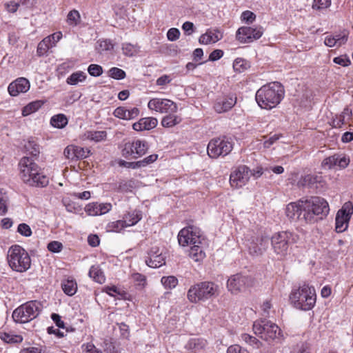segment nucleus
Returning a JSON list of instances; mask_svg holds the SVG:
<instances>
[{
	"label": "nucleus",
	"mask_w": 353,
	"mask_h": 353,
	"mask_svg": "<svg viewBox=\"0 0 353 353\" xmlns=\"http://www.w3.org/2000/svg\"><path fill=\"white\" fill-rule=\"evenodd\" d=\"M20 177L29 186L43 188L48 185L49 179L39 166L30 157H25L19 162Z\"/></svg>",
	"instance_id": "nucleus-1"
},
{
	"label": "nucleus",
	"mask_w": 353,
	"mask_h": 353,
	"mask_svg": "<svg viewBox=\"0 0 353 353\" xmlns=\"http://www.w3.org/2000/svg\"><path fill=\"white\" fill-rule=\"evenodd\" d=\"M284 93L281 83L275 81L260 88L256 92L255 99L261 108L271 110L281 103L284 97Z\"/></svg>",
	"instance_id": "nucleus-2"
},
{
	"label": "nucleus",
	"mask_w": 353,
	"mask_h": 353,
	"mask_svg": "<svg viewBox=\"0 0 353 353\" xmlns=\"http://www.w3.org/2000/svg\"><path fill=\"white\" fill-rule=\"evenodd\" d=\"M289 299L296 309L303 311L311 310L316 302L315 288L307 283H303L291 291Z\"/></svg>",
	"instance_id": "nucleus-3"
},
{
	"label": "nucleus",
	"mask_w": 353,
	"mask_h": 353,
	"mask_svg": "<svg viewBox=\"0 0 353 353\" xmlns=\"http://www.w3.org/2000/svg\"><path fill=\"white\" fill-rule=\"evenodd\" d=\"M304 223L312 224L316 222L319 219H323L325 217L330 211L328 203L325 199L319 196H312L309 199L305 200Z\"/></svg>",
	"instance_id": "nucleus-4"
},
{
	"label": "nucleus",
	"mask_w": 353,
	"mask_h": 353,
	"mask_svg": "<svg viewBox=\"0 0 353 353\" xmlns=\"http://www.w3.org/2000/svg\"><path fill=\"white\" fill-rule=\"evenodd\" d=\"M7 259L11 269L18 272L27 271L31 265L28 253L19 245H12L9 248Z\"/></svg>",
	"instance_id": "nucleus-5"
},
{
	"label": "nucleus",
	"mask_w": 353,
	"mask_h": 353,
	"mask_svg": "<svg viewBox=\"0 0 353 353\" xmlns=\"http://www.w3.org/2000/svg\"><path fill=\"white\" fill-rule=\"evenodd\" d=\"M219 294V286L213 282L203 281L190 287L187 297L191 303L205 301Z\"/></svg>",
	"instance_id": "nucleus-6"
},
{
	"label": "nucleus",
	"mask_w": 353,
	"mask_h": 353,
	"mask_svg": "<svg viewBox=\"0 0 353 353\" xmlns=\"http://www.w3.org/2000/svg\"><path fill=\"white\" fill-rule=\"evenodd\" d=\"M253 331L254 334L267 341L281 343L283 339L281 330L279 326L267 320L261 319L254 322Z\"/></svg>",
	"instance_id": "nucleus-7"
},
{
	"label": "nucleus",
	"mask_w": 353,
	"mask_h": 353,
	"mask_svg": "<svg viewBox=\"0 0 353 353\" xmlns=\"http://www.w3.org/2000/svg\"><path fill=\"white\" fill-rule=\"evenodd\" d=\"M42 305L37 301H28L22 304L12 313V318L17 323H25L35 319L41 312Z\"/></svg>",
	"instance_id": "nucleus-8"
},
{
	"label": "nucleus",
	"mask_w": 353,
	"mask_h": 353,
	"mask_svg": "<svg viewBox=\"0 0 353 353\" xmlns=\"http://www.w3.org/2000/svg\"><path fill=\"white\" fill-rule=\"evenodd\" d=\"M298 239V236L292 232L283 231L275 233L271 238V244L274 252L281 256L288 253L290 244L294 243Z\"/></svg>",
	"instance_id": "nucleus-9"
},
{
	"label": "nucleus",
	"mask_w": 353,
	"mask_h": 353,
	"mask_svg": "<svg viewBox=\"0 0 353 353\" xmlns=\"http://www.w3.org/2000/svg\"><path fill=\"white\" fill-rule=\"evenodd\" d=\"M232 148V143L228 139L223 137L212 139L208 145L207 150L210 158L216 159L228 155Z\"/></svg>",
	"instance_id": "nucleus-10"
},
{
	"label": "nucleus",
	"mask_w": 353,
	"mask_h": 353,
	"mask_svg": "<svg viewBox=\"0 0 353 353\" xmlns=\"http://www.w3.org/2000/svg\"><path fill=\"white\" fill-rule=\"evenodd\" d=\"M148 150V144L146 141L137 139L125 143L121 152L125 158L138 159L143 156Z\"/></svg>",
	"instance_id": "nucleus-11"
},
{
	"label": "nucleus",
	"mask_w": 353,
	"mask_h": 353,
	"mask_svg": "<svg viewBox=\"0 0 353 353\" xmlns=\"http://www.w3.org/2000/svg\"><path fill=\"white\" fill-rule=\"evenodd\" d=\"M263 34V28L260 26H242L236 32V39L241 43H250L260 39Z\"/></svg>",
	"instance_id": "nucleus-12"
},
{
	"label": "nucleus",
	"mask_w": 353,
	"mask_h": 353,
	"mask_svg": "<svg viewBox=\"0 0 353 353\" xmlns=\"http://www.w3.org/2000/svg\"><path fill=\"white\" fill-rule=\"evenodd\" d=\"M201 230L194 226H188L180 230L178 234V241L179 245L185 246H192L195 243H201Z\"/></svg>",
	"instance_id": "nucleus-13"
},
{
	"label": "nucleus",
	"mask_w": 353,
	"mask_h": 353,
	"mask_svg": "<svg viewBox=\"0 0 353 353\" xmlns=\"http://www.w3.org/2000/svg\"><path fill=\"white\" fill-rule=\"evenodd\" d=\"M252 176V170L245 165L236 168L230 174V183L233 188H240L244 186Z\"/></svg>",
	"instance_id": "nucleus-14"
},
{
	"label": "nucleus",
	"mask_w": 353,
	"mask_h": 353,
	"mask_svg": "<svg viewBox=\"0 0 353 353\" xmlns=\"http://www.w3.org/2000/svg\"><path fill=\"white\" fill-rule=\"evenodd\" d=\"M352 214V203L350 201L345 203L336 215L335 230L337 232H343L347 228L348 223Z\"/></svg>",
	"instance_id": "nucleus-15"
},
{
	"label": "nucleus",
	"mask_w": 353,
	"mask_h": 353,
	"mask_svg": "<svg viewBox=\"0 0 353 353\" xmlns=\"http://www.w3.org/2000/svg\"><path fill=\"white\" fill-rule=\"evenodd\" d=\"M148 108L152 111L164 113H175L178 107L176 103L168 99L153 98L148 103Z\"/></svg>",
	"instance_id": "nucleus-16"
},
{
	"label": "nucleus",
	"mask_w": 353,
	"mask_h": 353,
	"mask_svg": "<svg viewBox=\"0 0 353 353\" xmlns=\"http://www.w3.org/2000/svg\"><path fill=\"white\" fill-rule=\"evenodd\" d=\"M250 279L241 274L232 275L227 281V288L232 294L244 291L249 285Z\"/></svg>",
	"instance_id": "nucleus-17"
},
{
	"label": "nucleus",
	"mask_w": 353,
	"mask_h": 353,
	"mask_svg": "<svg viewBox=\"0 0 353 353\" xmlns=\"http://www.w3.org/2000/svg\"><path fill=\"white\" fill-rule=\"evenodd\" d=\"M305 200L300 199L296 202H291L286 205L285 214L291 220H298L304 222Z\"/></svg>",
	"instance_id": "nucleus-18"
},
{
	"label": "nucleus",
	"mask_w": 353,
	"mask_h": 353,
	"mask_svg": "<svg viewBox=\"0 0 353 353\" xmlns=\"http://www.w3.org/2000/svg\"><path fill=\"white\" fill-rule=\"evenodd\" d=\"M270 240L268 236H261L252 239L248 245V250L252 256H260L268 248Z\"/></svg>",
	"instance_id": "nucleus-19"
},
{
	"label": "nucleus",
	"mask_w": 353,
	"mask_h": 353,
	"mask_svg": "<svg viewBox=\"0 0 353 353\" xmlns=\"http://www.w3.org/2000/svg\"><path fill=\"white\" fill-rule=\"evenodd\" d=\"M112 209L110 203L92 202L85 206V212L89 216H99L104 214Z\"/></svg>",
	"instance_id": "nucleus-20"
},
{
	"label": "nucleus",
	"mask_w": 353,
	"mask_h": 353,
	"mask_svg": "<svg viewBox=\"0 0 353 353\" xmlns=\"http://www.w3.org/2000/svg\"><path fill=\"white\" fill-rule=\"evenodd\" d=\"M30 86V82L27 79L20 77L10 83L8 90L11 96L16 97L20 93L26 92L29 90Z\"/></svg>",
	"instance_id": "nucleus-21"
},
{
	"label": "nucleus",
	"mask_w": 353,
	"mask_h": 353,
	"mask_svg": "<svg viewBox=\"0 0 353 353\" xmlns=\"http://www.w3.org/2000/svg\"><path fill=\"white\" fill-rule=\"evenodd\" d=\"M236 97L232 95L223 96L217 99L214 104V109L217 113L228 112L236 104Z\"/></svg>",
	"instance_id": "nucleus-22"
},
{
	"label": "nucleus",
	"mask_w": 353,
	"mask_h": 353,
	"mask_svg": "<svg viewBox=\"0 0 353 353\" xmlns=\"http://www.w3.org/2000/svg\"><path fill=\"white\" fill-rule=\"evenodd\" d=\"M352 110L346 107L340 114H336L332 117L330 124L332 128H341L352 119Z\"/></svg>",
	"instance_id": "nucleus-23"
},
{
	"label": "nucleus",
	"mask_w": 353,
	"mask_h": 353,
	"mask_svg": "<svg viewBox=\"0 0 353 353\" xmlns=\"http://www.w3.org/2000/svg\"><path fill=\"white\" fill-rule=\"evenodd\" d=\"M223 38V34L218 29H208L204 34H202L199 42L202 45L214 43Z\"/></svg>",
	"instance_id": "nucleus-24"
},
{
	"label": "nucleus",
	"mask_w": 353,
	"mask_h": 353,
	"mask_svg": "<svg viewBox=\"0 0 353 353\" xmlns=\"http://www.w3.org/2000/svg\"><path fill=\"white\" fill-rule=\"evenodd\" d=\"M321 176L314 174H307L301 176L296 185L299 188H313L317 183H321Z\"/></svg>",
	"instance_id": "nucleus-25"
},
{
	"label": "nucleus",
	"mask_w": 353,
	"mask_h": 353,
	"mask_svg": "<svg viewBox=\"0 0 353 353\" xmlns=\"http://www.w3.org/2000/svg\"><path fill=\"white\" fill-rule=\"evenodd\" d=\"M139 112V109L135 107L127 109L125 107L120 106L114 110L113 115L119 119L131 120L137 118Z\"/></svg>",
	"instance_id": "nucleus-26"
},
{
	"label": "nucleus",
	"mask_w": 353,
	"mask_h": 353,
	"mask_svg": "<svg viewBox=\"0 0 353 353\" xmlns=\"http://www.w3.org/2000/svg\"><path fill=\"white\" fill-rule=\"evenodd\" d=\"M158 121L154 117H145L140 119L132 125V128L136 131L150 130L154 128Z\"/></svg>",
	"instance_id": "nucleus-27"
},
{
	"label": "nucleus",
	"mask_w": 353,
	"mask_h": 353,
	"mask_svg": "<svg viewBox=\"0 0 353 353\" xmlns=\"http://www.w3.org/2000/svg\"><path fill=\"white\" fill-rule=\"evenodd\" d=\"M204 239L201 238V243H195L190 246L189 256L195 262L202 261L205 257L204 251Z\"/></svg>",
	"instance_id": "nucleus-28"
},
{
	"label": "nucleus",
	"mask_w": 353,
	"mask_h": 353,
	"mask_svg": "<svg viewBox=\"0 0 353 353\" xmlns=\"http://www.w3.org/2000/svg\"><path fill=\"white\" fill-rule=\"evenodd\" d=\"M207 345V341L202 338H192L185 345V348L196 353L203 350Z\"/></svg>",
	"instance_id": "nucleus-29"
},
{
	"label": "nucleus",
	"mask_w": 353,
	"mask_h": 353,
	"mask_svg": "<svg viewBox=\"0 0 353 353\" xmlns=\"http://www.w3.org/2000/svg\"><path fill=\"white\" fill-rule=\"evenodd\" d=\"M141 219V213L140 211L134 210L128 212L124 214L123 221H125L128 227L134 225Z\"/></svg>",
	"instance_id": "nucleus-30"
},
{
	"label": "nucleus",
	"mask_w": 353,
	"mask_h": 353,
	"mask_svg": "<svg viewBox=\"0 0 353 353\" xmlns=\"http://www.w3.org/2000/svg\"><path fill=\"white\" fill-rule=\"evenodd\" d=\"M168 114L165 116L161 120V125L164 128H172L182 121L180 116L174 114V113H168Z\"/></svg>",
	"instance_id": "nucleus-31"
},
{
	"label": "nucleus",
	"mask_w": 353,
	"mask_h": 353,
	"mask_svg": "<svg viewBox=\"0 0 353 353\" xmlns=\"http://www.w3.org/2000/svg\"><path fill=\"white\" fill-rule=\"evenodd\" d=\"M251 67L249 61L243 58H236L233 62V69L235 72L242 73L248 70Z\"/></svg>",
	"instance_id": "nucleus-32"
},
{
	"label": "nucleus",
	"mask_w": 353,
	"mask_h": 353,
	"mask_svg": "<svg viewBox=\"0 0 353 353\" xmlns=\"http://www.w3.org/2000/svg\"><path fill=\"white\" fill-rule=\"evenodd\" d=\"M61 288L65 294L72 296L77 292V284L74 279H67L62 282Z\"/></svg>",
	"instance_id": "nucleus-33"
},
{
	"label": "nucleus",
	"mask_w": 353,
	"mask_h": 353,
	"mask_svg": "<svg viewBox=\"0 0 353 353\" xmlns=\"http://www.w3.org/2000/svg\"><path fill=\"white\" fill-rule=\"evenodd\" d=\"M89 276L92 278L94 281L99 283H103L105 281L104 274L98 265L91 266L89 271Z\"/></svg>",
	"instance_id": "nucleus-34"
},
{
	"label": "nucleus",
	"mask_w": 353,
	"mask_h": 353,
	"mask_svg": "<svg viewBox=\"0 0 353 353\" xmlns=\"http://www.w3.org/2000/svg\"><path fill=\"white\" fill-rule=\"evenodd\" d=\"M44 104L41 100H37L29 103L22 109V115L24 117L28 116L32 113L37 111Z\"/></svg>",
	"instance_id": "nucleus-35"
},
{
	"label": "nucleus",
	"mask_w": 353,
	"mask_h": 353,
	"mask_svg": "<svg viewBox=\"0 0 353 353\" xmlns=\"http://www.w3.org/2000/svg\"><path fill=\"white\" fill-rule=\"evenodd\" d=\"M68 123L67 117L63 114H58L51 117L50 124L57 128H63Z\"/></svg>",
	"instance_id": "nucleus-36"
},
{
	"label": "nucleus",
	"mask_w": 353,
	"mask_h": 353,
	"mask_svg": "<svg viewBox=\"0 0 353 353\" xmlns=\"http://www.w3.org/2000/svg\"><path fill=\"white\" fill-rule=\"evenodd\" d=\"M87 75L83 71H77L71 74L66 79L69 85H75L80 82H83L86 79Z\"/></svg>",
	"instance_id": "nucleus-37"
},
{
	"label": "nucleus",
	"mask_w": 353,
	"mask_h": 353,
	"mask_svg": "<svg viewBox=\"0 0 353 353\" xmlns=\"http://www.w3.org/2000/svg\"><path fill=\"white\" fill-rule=\"evenodd\" d=\"M53 46L51 43V37H46L39 43L37 53L39 57L43 56Z\"/></svg>",
	"instance_id": "nucleus-38"
},
{
	"label": "nucleus",
	"mask_w": 353,
	"mask_h": 353,
	"mask_svg": "<svg viewBox=\"0 0 353 353\" xmlns=\"http://www.w3.org/2000/svg\"><path fill=\"white\" fill-rule=\"evenodd\" d=\"M130 279L138 290H143L147 285L146 276L138 272L132 273L130 276Z\"/></svg>",
	"instance_id": "nucleus-39"
},
{
	"label": "nucleus",
	"mask_w": 353,
	"mask_h": 353,
	"mask_svg": "<svg viewBox=\"0 0 353 353\" xmlns=\"http://www.w3.org/2000/svg\"><path fill=\"white\" fill-rule=\"evenodd\" d=\"M145 263L150 268H157L165 264V257L162 254L152 255L145 259Z\"/></svg>",
	"instance_id": "nucleus-40"
},
{
	"label": "nucleus",
	"mask_w": 353,
	"mask_h": 353,
	"mask_svg": "<svg viewBox=\"0 0 353 353\" xmlns=\"http://www.w3.org/2000/svg\"><path fill=\"white\" fill-rule=\"evenodd\" d=\"M84 136L87 139L99 142L105 139L107 133L105 131H87Z\"/></svg>",
	"instance_id": "nucleus-41"
},
{
	"label": "nucleus",
	"mask_w": 353,
	"mask_h": 353,
	"mask_svg": "<svg viewBox=\"0 0 353 353\" xmlns=\"http://www.w3.org/2000/svg\"><path fill=\"white\" fill-rule=\"evenodd\" d=\"M127 227L125 221L122 219L109 223L107 225L106 229L108 232H119Z\"/></svg>",
	"instance_id": "nucleus-42"
},
{
	"label": "nucleus",
	"mask_w": 353,
	"mask_h": 353,
	"mask_svg": "<svg viewBox=\"0 0 353 353\" xmlns=\"http://www.w3.org/2000/svg\"><path fill=\"white\" fill-rule=\"evenodd\" d=\"M24 147L26 152L32 157H37L40 153L39 145L34 141L29 140Z\"/></svg>",
	"instance_id": "nucleus-43"
},
{
	"label": "nucleus",
	"mask_w": 353,
	"mask_h": 353,
	"mask_svg": "<svg viewBox=\"0 0 353 353\" xmlns=\"http://www.w3.org/2000/svg\"><path fill=\"white\" fill-rule=\"evenodd\" d=\"M67 23L71 26H77L81 21V16L77 10H72L67 15Z\"/></svg>",
	"instance_id": "nucleus-44"
},
{
	"label": "nucleus",
	"mask_w": 353,
	"mask_h": 353,
	"mask_svg": "<svg viewBox=\"0 0 353 353\" xmlns=\"http://www.w3.org/2000/svg\"><path fill=\"white\" fill-rule=\"evenodd\" d=\"M0 339L8 343H17L23 341V338L20 335L10 334L9 333H1Z\"/></svg>",
	"instance_id": "nucleus-45"
},
{
	"label": "nucleus",
	"mask_w": 353,
	"mask_h": 353,
	"mask_svg": "<svg viewBox=\"0 0 353 353\" xmlns=\"http://www.w3.org/2000/svg\"><path fill=\"white\" fill-rule=\"evenodd\" d=\"M241 339L247 344L252 346L254 348H259L261 345V342L258 340L256 337L251 336L248 334H242Z\"/></svg>",
	"instance_id": "nucleus-46"
},
{
	"label": "nucleus",
	"mask_w": 353,
	"mask_h": 353,
	"mask_svg": "<svg viewBox=\"0 0 353 353\" xmlns=\"http://www.w3.org/2000/svg\"><path fill=\"white\" fill-rule=\"evenodd\" d=\"M8 196L3 189H0V215L5 214L8 211Z\"/></svg>",
	"instance_id": "nucleus-47"
},
{
	"label": "nucleus",
	"mask_w": 353,
	"mask_h": 353,
	"mask_svg": "<svg viewBox=\"0 0 353 353\" xmlns=\"http://www.w3.org/2000/svg\"><path fill=\"white\" fill-rule=\"evenodd\" d=\"M122 51L124 55L133 57L138 52L139 47L129 43H125L122 45Z\"/></svg>",
	"instance_id": "nucleus-48"
},
{
	"label": "nucleus",
	"mask_w": 353,
	"mask_h": 353,
	"mask_svg": "<svg viewBox=\"0 0 353 353\" xmlns=\"http://www.w3.org/2000/svg\"><path fill=\"white\" fill-rule=\"evenodd\" d=\"M337 154L325 158L321 163V166L324 169H332L336 167Z\"/></svg>",
	"instance_id": "nucleus-49"
},
{
	"label": "nucleus",
	"mask_w": 353,
	"mask_h": 353,
	"mask_svg": "<svg viewBox=\"0 0 353 353\" xmlns=\"http://www.w3.org/2000/svg\"><path fill=\"white\" fill-rule=\"evenodd\" d=\"M161 281L163 285L168 289L175 288L178 283V279L174 276H163Z\"/></svg>",
	"instance_id": "nucleus-50"
},
{
	"label": "nucleus",
	"mask_w": 353,
	"mask_h": 353,
	"mask_svg": "<svg viewBox=\"0 0 353 353\" xmlns=\"http://www.w3.org/2000/svg\"><path fill=\"white\" fill-rule=\"evenodd\" d=\"M348 37L349 32L346 30H343L339 33L333 35V37H334V41H336V45L339 47L344 45L347 41Z\"/></svg>",
	"instance_id": "nucleus-51"
},
{
	"label": "nucleus",
	"mask_w": 353,
	"mask_h": 353,
	"mask_svg": "<svg viewBox=\"0 0 353 353\" xmlns=\"http://www.w3.org/2000/svg\"><path fill=\"white\" fill-rule=\"evenodd\" d=\"M108 75L114 79L121 80L125 77V72L119 68L113 67L108 70Z\"/></svg>",
	"instance_id": "nucleus-52"
},
{
	"label": "nucleus",
	"mask_w": 353,
	"mask_h": 353,
	"mask_svg": "<svg viewBox=\"0 0 353 353\" xmlns=\"http://www.w3.org/2000/svg\"><path fill=\"white\" fill-rule=\"evenodd\" d=\"M113 44L110 40H102L99 41L97 46L96 48L97 50L101 53L103 51H110L113 49Z\"/></svg>",
	"instance_id": "nucleus-53"
},
{
	"label": "nucleus",
	"mask_w": 353,
	"mask_h": 353,
	"mask_svg": "<svg viewBox=\"0 0 353 353\" xmlns=\"http://www.w3.org/2000/svg\"><path fill=\"white\" fill-rule=\"evenodd\" d=\"M76 161L87 158L90 154V150L80 146L74 145Z\"/></svg>",
	"instance_id": "nucleus-54"
},
{
	"label": "nucleus",
	"mask_w": 353,
	"mask_h": 353,
	"mask_svg": "<svg viewBox=\"0 0 353 353\" xmlns=\"http://www.w3.org/2000/svg\"><path fill=\"white\" fill-rule=\"evenodd\" d=\"M330 5L331 0H314L312 8L320 10L327 8Z\"/></svg>",
	"instance_id": "nucleus-55"
},
{
	"label": "nucleus",
	"mask_w": 353,
	"mask_h": 353,
	"mask_svg": "<svg viewBox=\"0 0 353 353\" xmlns=\"http://www.w3.org/2000/svg\"><path fill=\"white\" fill-rule=\"evenodd\" d=\"M88 72L92 77H99L103 73V68L98 64H90L88 68Z\"/></svg>",
	"instance_id": "nucleus-56"
},
{
	"label": "nucleus",
	"mask_w": 353,
	"mask_h": 353,
	"mask_svg": "<svg viewBox=\"0 0 353 353\" xmlns=\"http://www.w3.org/2000/svg\"><path fill=\"white\" fill-rule=\"evenodd\" d=\"M17 232L22 236L28 237L32 235V230L26 223H20L17 228Z\"/></svg>",
	"instance_id": "nucleus-57"
},
{
	"label": "nucleus",
	"mask_w": 353,
	"mask_h": 353,
	"mask_svg": "<svg viewBox=\"0 0 353 353\" xmlns=\"http://www.w3.org/2000/svg\"><path fill=\"white\" fill-rule=\"evenodd\" d=\"M333 61L336 64L342 65L343 67L348 66L351 63L349 57L346 54L341 55L334 58Z\"/></svg>",
	"instance_id": "nucleus-58"
},
{
	"label": "nucleus",
	"mask_w": 353,
	"mask_h": 353,
	"mask_svg": "<svg viewBox=\"0 0 353 353\" xmlns=\"http://www.w3.org/2000/svg\"><path fill=\"white\" fill-rule=\"evenodd\" d=\"M64 156L71 161H76L74 145H68L63 151Z\"/></svg>",
	"instance_id": "nucleus-59"
},
{
	"label": "nucleus",
	"mask_w": 353,
	"mask_h": 353,
	"mask_svg": "<svg viewBox=\"0 0 353 353\" xmlns=\"http://www.w3.org/2000/svg\"><path fill=\"white\" fill-rule=\"evenodd\" d=\"M241 21L247 23H252L256 19V15L250 10L243 12L241 16Z\"/></svg>",
	"instance_id": "nucleus-60"
},
{
	"label": "nucleus",
	"mask_w": 353,
	"mask_h": 353,
	"mask_svg": "<svg viewBox=\"0 0 353 353\" xmlns=\"http://www.w3.org/2000/svg\"><path fill=\"white\" fill-rule=\"evenodd\" d=\"M195 26L192 22L185 21L182 26V30L184 31L185 34L192 35L195 31Z\"/></svg>",
	"instance_id": "nucleus-61"
},
{
	"label": "nucleus",
	"mask_w": 353,
	"mask_h": 353,
	"mask_svg": "<svg viewBox=\"0 0 353 353\" xmlns=\"http://www.w3.org/2000/svg\"><path fill=\"white\" fill-rule=\"evenodd\" d=\"M180 36V31L175 28H170L167 32V37L169 41H174L177 40Z\"/></svg>",
	"instance_id": "nucleus-62"
},
{
	"label": "nucleus",
	"mask_w": 353,
	"mask_h": 353,
	"mask_svg": "<svg viewBox=\"0 0 353 353\" xmlns=\"http://www.w3.org/2000/svg\"><path fill=\"white\" fill-rule=\"evenodd\" d=\"M82 348L85 353H103L101 350L97 349L93 344L90 343L83 344Z\"/></svg>",
	"instance_id": "nucleus-63"
},
{
	"label": "nucleus",
	"mask_w": 353,
	"mask_h": 353,
	"mask_svg": "<svg viewBox=\"0 0 353 353\" xmlns=\"http://www.w3.org/2000/svg\"><path fill=\"white\" fill-rule=\"evenodd\" d=\"M227 353H249L246 350L242 348L239 345L230 346L227 350Z\"/></svg>",
	"instance_id": "nucleus-64"
}]
</instances>
